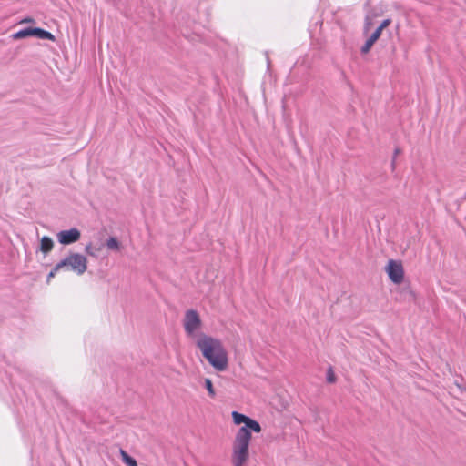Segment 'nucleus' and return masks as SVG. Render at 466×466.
Segmentation results:
<instances>
[{
	"instance_id": "19",
	"label": "nucleus",
	"mask_w": 466,
	"mask_h": 466,
	"mask_svg": "<svg viewBox=\"0 0 466 466\" xmlns=\"http://www.w3.org/2000/svg\"><path fill=\"white\" fill-rule=\"evenodd\" d=\"M399 153H400V149H398V148H397V149L395 150V153H394V157H395Z\"/></svg>"
},
{
	"instance_id": "9",
	"label": "nucleus",
	"mask_w": 466,
	"mask_h": 466,
	"mask_svg": "<svg viewBox=\"0 0 466 466\" xmlns=\"http://www.w3.org/2000/svg\"><path fill=\"white\" fill-rule=\"evenodd\" d=\"M54 248V242L49 237H43L40 241V250L46 254L50 252Z\"/></svg>"
},
{
	"instance_id": "15",
	"label": "nucleus",
	"mask_w": 466,
	"mask_h": 466,
	"mask_svg": "<svg viewBox=\"0 0 466 466\" xmlns=\"http://www.w3.org/2000/svg\"><path fill=\"white\" fill-rule=\"evenodd\" d=\"M85 251H86V253L87 255H89L91 257H96V251L93 248L92 243H88L87 245H86Z\"/></svg>"
},
{
	"instance_id": "14",
	"label": "nucleus",
	"mask_w": 466,
	"mask_h": 466,
	"mask_svg": "<svg viewBox=\"0 0 466 466\" xmlns=\"http://www.w3.org/2000/svg\"><path fill=\"white\" fill-rule=\"evenodd\" d=\"M205 388L207 389L208 392V395L210 397H215L216 395V392H215V390H214V387H213V383L211 381L210 379L207 378L205 379Z\"/></svg>"
},
{
	"instance_id": "16",
	"label": "nucleus",
	"mask_w": 466,
	"mask_h": 466,
	"mask_svg": "<svg viewBox=\"0 0 466 466\" xmlns=\"http://www.w3.org/2000/svg\"><path fill=\"white\" fill-rule=\"evenodd\" d=\"M327 380L329 383H333L335 381V374L331 368H329L328 370Z\"/></svg>"
},
{
	"instance_id": "17",
	"label": "nucleus",
	"mask_w": 466,
	"mask_h": 466,
	"mask_svg": "<svg viewBox=\"0 0 466 466\" xmlns=\"http://www.w3.org/2000/svg\"><path fill=\"white\" fill-rule=\"evenodd\" d=\"M390 20H389V19L384 20V21L380 24V25L376 30H379V31H380V34L381 35L382 30H383L385 27H387V26L390 25Z\"/></svg>"
},
{
	"instance_id": "3",
	"label": "nucleus",
	"mask_w": 466,
	"mask_h": 466,
	"mask_svg": "<svg viewBox=\"0 0 466 466\" xmlns=\"http://www.w3.org/2000/svg\"><path fill=\"white\" fill-rule=\"evenodd\" d=\"M87 268V258L80 253H70L56 264V269L72 271L78 276L83 275Z\"/></svg>"
},
{
	"instance_id": "20",
	"label": "nucleus",
	"mask_w": 466,
	"mask_h": 466,
	"mask_svg": "<svg viewBox=\"0 0 466 466\" xmlns=\"http://www.w3.org/2000/svg\"><path fill=\"white\" fill-rule=\"evenodd\" d=\"M392 167L394 168V166H395V160L393 159L392 160V164H391Z\"/></svg>"
},
{
	"instance_id": "8",
	"label": "nucleus",
	"mask_w": 466,
	"mask_h": 466,
	"mask_svg": "<svg viewBox=\"0 0 466 466\" xmlns=\"http://www.w3.org/2000/svg\"><path fill=\"white\" fill-rule=\"evenodd\" d=\"M380 36V31L375 30L371 34V35L367 39L364 46L361 47V52L364 54L368 53L370 51V49L371 48V46L374 45V43L379 39Z\"/></svg>"
},
{
	"instance_id": "2",
	"label": "nucleus",
	"mask_w": 466,
	"mask_h": 466,
	"mask_svg": "<svg viewBox=\"0 0 466 466\" xmlns=\"http://www.w3.org/2000/svg\"><path fill=\"white\" fill-rule=\"evenodd\" d=\"M251 433L245 429H239L232 444L231 462L233 466H244L249 459V442Z\"/></svg>"
},
{
	"instance_id": "6",
	"label": "nucleus",
	"mask_w": 466,
	"mask_h": 466,
	"mask_svg": "<svg viewBox=\"0 0 466 466\" xmlns=\"http://www.w3.org/2000/svg\"><path fill=\"white\" fill-rule=\"evenodd\" d=\"M386 271L392 282L399 284L402 281L404 271L400 262L392 259L390 260L386 267Z\"/></svg>"
},
{
	"instance_id": "18",
	"label": "nucleus",
	"mask_w": 466,
	"mask_h": 466,
	"mask_svg": "<svg viewBox=\"0 0 466 466\" xmlns=\"http://www.w3.org/2000/svg\"><path fill=\"white\" fill-rule=\"evenodd\" d=\"M60 269H56V265L54 267V268L49 272V274L47 275V283L50 281V279L52 278L55 277V275L56 274L57 271H59Z\"/></svg>"
},
{
	"instance_id": "10",
	"label": "nucleus",
	"mask_w": 466,
	"mask_h": 466,
	"mask_svg": "<svg viewBox=\"0 0 466 466\" xmlns=\"http://www.w3.org/2000/svg\"><path fill=\"white\" fill-rule=\"evenodd\" d=\"M33 34H34V36H36L40 39H48V40L55 39L54 35L50 32L41 29V28H33Z\"/></svg>"
},
{
	"instance_id": "5",
	"label": "nucleus",
	"mask_w": 466,
	"mask_h": 466,
	"mask_svg": "<svg viewBox=\"0 0 466 466\" xmlns=\"http://www.w3.org/2000/svg\"><path fill=\"white\" fill-rule=\"evenodd\" d=\"M232 418H233V421L235 424H237V425H240L242 423L245 424L244 426L240 427L239 429H245L248 432H250V433H251V431H255L258 433L261 431V427H260L259 423L244 414L238 413V411H233Z\"/></svg>"
},
{
	"instance_id": "11",
	"label": "nucleus",
	"mask_w": 466,
	"mask_h": 466,
	"mask_svg": "<svg viewBox=\"0 0 466 466\" xmlns=\"http://www.w3.org/2000/svg\"><path fill=\"white\" fill-rule=\"evenodd\" d=\"M106 248L109 249V250H114V251H118L121 249V243L117 240L116 238H114V237H110L106 241Z\"/></svg>"
},
{
	"instance_id": "1",
	"label": "nucleus",
	"mask_w": 466,
	"mask_h": 466,
	"mask_svg": "<svg viewBox=\"0 0 466 466\" xmlns=\"http://www.w3.org/2000/svg\"><path fill=\"white\" fill-rule=\"evenodd\" d=\"M196 345L203 357L216 370L225 371L228 369V352L219 339L200 334L196 340Z\"/></svg>"
},
{
	"instance_id": "12",
	"label": "nucleus",
	"mask_w": 466,
	"mask_h": 466,
	"mask_svg": "<svg viewBox=\"0 0 466 466\" xmlns=\"http://www.w3.org/2000/svg\"><path fill=\"white\" fill-rule=\"evenodd\" d=\"M29 36H34L33 34V28H25L22 30H19L18 32L13 34L12 37L13 39H22Z\"/></svg>"
},
{
	"instance_id": "7",
	"label": "nucleus",
	"mask_w": 466,
	"mask_h": 466,
	"mask_svg": "<svg viewBox=\"0 0 466 466\" xmlns=\"http://www.w3.org/2000/svg\"><path fill=\"white\" fill-rule=\"evenodd\" d=\"M81 233L76 228L68 230H62L57 233L56 238L60 244L70 245L80 239Z\"/></svg>"
},
{
	"instance_id": "13",
	"label": "nucleus",
	"mask_w": 466,
	"mask_h": 466,
	"mask_svg": "<svg viewBox=\"0 0 466 466\" xmlns=\"http://www.w3.org/2000/svg\"><path fill=\"white\" fill-rule=\"evenodd\" d=\"M119 452L123 462L127 466H137V461L131 456H129L126 451L120 449Z\"/></svg>"
},
{
	"instance_id": "4",
	"label": "nucleus",
	"mask_w": 466,
	"mask_h": 466,
	"mask_svg": "<svg viewBox=\"0 0 466 466\" xmlns=\"http://www.w3.org/2000/svg\"><path fill=\"white\" fill-rule=\"evenodd\" d=\"M201 324V319L197 310L189 309L186 311L183 319V327L188 337L197 340L200 336L198 335L197 332L200 329Z\"/></svg>"
}]
</instances>
